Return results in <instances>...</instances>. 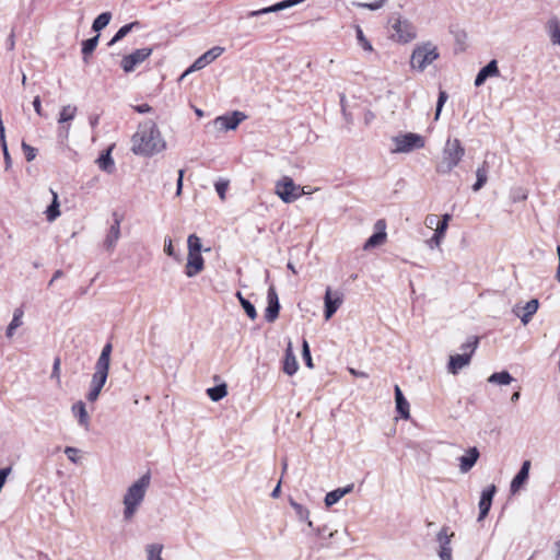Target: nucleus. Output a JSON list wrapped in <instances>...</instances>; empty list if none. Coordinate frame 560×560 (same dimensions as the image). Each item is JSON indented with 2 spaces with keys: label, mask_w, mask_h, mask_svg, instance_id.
<instances>
[{
  "label": "nucleus",
  "mask_w": 560,
  "mask_h": 560,
  "mask_svg": "<svg viewBox=\"0 0 560 560\" xmlns=\"http://www.w3.org/2000/svg\"><path fill=\"white\" fill-rule=\"evenodd\" d=\"M165 149L158 126L152 120L139 125L137 132L132 136V152L138 155L151 156Z\"/></svg>",
  "instance_id": "f257e3e1"
},
{
  "label": "nucleus",
  "mask_w": 560,
  "mask_h": 560,
  "mask_svg": "<svg viewBox=\"0 0 560 560\" xmlns=\"http://www.w3.org/2000/svg\"><path fill=\"white\" fill-rule=\"evenodd\" d=\"M150 474L147 472L135 481L124 495V520L130 521L137 513L139 506L144 500L147 490L150 486Z\"/></svg>",
  "instance_id": "f03ea898"
},
{
  "label": "nucleus",
  "mask_w": 560,
  "mask_h": 560,
  "mask_svg": "<svg viewBox=\"0 0 560 560\" xmlns=\"http://www.w3.org/2000/svg\"><path fill=\"white\" fill-rule=\"evenodd\" d=\"M465 152V148L458 139H447L442 150L441 160L435 166L436 173L442 175L450 174L459 165Z\"/></svg>",
  "instance_id": "7ed1b4c3"
},
{
  "label": "nucleus",
  "mask_w": 560,
  "mask_h": 560,
  "mask_svg": "<svg viewBox=\"0 0 560 560\" xmlns=\"http://www.w3.org/2000/svg\"><path fill=\"white\" fill-rule=\"evenodd\" d=\"M438 48L431 42L417 46L411 55L410 65L413 69L423 71L429 65L439 58Z\"/></svg>",
  "instance_id": "20e7f679"
},
{
  "label": "nucleus",
  "mask_w": 560,
  "mask_h": 560,
  "mask_svg": "<svg viewBox=\"0 0 560 560\" xmlns=\"http://www.w3.org/2000/svg\"><path fill=\"white\" fill-rule=\"evenodd\" d=\"M276 194L283 202L290 203L302 196L303 188L295 185L291 177L284 176L281 180L277 182Z\"/></svg>",
  "instance_id": "39448f33"
},
{
  "label": "nucleus",
  "mask_w": 560,
  "mask_h": 560,
  "mask_svg": "<svg viewBox=\"0 0 560 560\" xmlns=\"http://www.w3.org/2000/svg\"><path fill=\"white\" fill-rule=\"evenodd\" d=\"M395 150L398 153H408L415 149H422L425 144L424 138L418 133L407 132L394 138Z\"/></svg>",
  "instance_id": "423d86ee"
},
{
  "label": "nucleus",
  "mask_w": 560,
  "mask_h": 560,
  "mask_svg": "<svg viewBox=\"0 0 560 560\" xmlns=\"http://www.w3.org/2000/svg\"><path fill=\"white\" fill-rule=\"evenodd\" d=\"M392 28L394 31L392 37L398 43L405 44L416 38V28L408 20L396 19Z\"/></svg>",
  "instance_id": "0eeeda50"
},
{
  "label": "nucleus",
  "mask_w": 560,
  "mask_h": 560,
  "mask_svg": "<svg viewBox=\"0 0 560 560\" xmlns=\"http://www.w3.org/2000/svg\"><path fill=\"white\" fill-rule=\"evenodd\" d=\"M246 119V115L242 112L234 110L231 114L218 116L213 120V126L219 131L234 130Z\"/></svg>",
  "instance_id": "6e6552de"
},
{
  "label": "nucleus",
  "mask_w": 560,
  "mask_h": 560,
  "mask_svg": "<svg viewBox=\"0 0 560 560\" xmlns=\"http://www.w3.org/2000/svg\"><path fill=\"white\" fill-rule=\"evenodd\" d=\"M108 372L109 371L94 368V373L92 375V380H91V384H90V390L86 394V399L90 402H94L97 400V398L102 392V388L104 387V385L107 381Z\"/></svg>",
  "instance_id": "1a4fd4ad"
},
{
  "label": "nucleus",
  "mask_w": 560,
  "mask_h": 560,
  "mask_svg": "<svg viewBox=\"0 0 560 560\" xmlns=\"http://www.w3.org/2000/svg\"><path fill=\"white\" fill-rule=\"evenodd\" d=\"M152 54V48H139L132 51L131 54L125 56L121 59V68L125 72L129 73L135 70V68L142 63L145 59H148Z\"/></svg>",
  "instance_id": "9d476101"
},
{
  "label": "nucleus",
  "mask_w": 560,
  "mask_h": 560,
  "mask_svg": "<svg viewBox=\"0 0 560 560\" xmlns=\"http://www.w3.org/2000/svg\"><path fill=\"white\" fill-rule=\"evenodd\" d=\"M454 536V533L448 534L447 527H442L441 530L436 535V541L439 542L438 555L441 560H453L452 557V547H451V538Z\"/></svg>",
  "instance_id": "9b49d317"
},
{
  "label": "nucleus",
  "mask_w": 560,
  "mask_h": 560,
  "mask_svg": "<svg viewBox=\"0 0 560 560\" xmlns=\"http://www.w3.org/2000/svg\"><path fill=\"white\" fill-rule=\"evenodd\" d=\"M267 303L268 305L265 310V319L268 323H273L278 318L280 312L279 298L273 285H270L268 289Z\"/></svg>",
  "instance_id": "f8f14e48"
},
{
  "label": "nucleus",
  "mask_w": 560,
  "mask_h": 560,
  "mask_svg": "<svg viewBox=\"0 0 560 560\" xmlns=\"http://www.w3.org/2000/svg\"><path fill=\"white\" fill-rule=\"evenodd\" d=\"M223 47H212L211 49L202 54L199 58H197L195 62L190 66V68L185 72V74L205 68L207 65L211 63L217 58H219L223 54Z\"/></svg>",
  "instance_id": "ddd939ff"
},
{
  "label": "nucleus",
  "mask_w": 560,
  "mask_h": 560,
  "mask_svg": "<svg viewBox=\"0 0 560 560\" xmlns=\"http://www.w3.org/2000/svg\"><path fill=\"white\" fill-rule=\"evenodd\" d=\"M325 319L328 320L342 304V295L339 292H332L330 288L326 289L325 298Z\"/></svg>",
  "instance_id": "4468645a"
},
{
  "label": "nucleus",
  "mask_w": 560,
  "mask_h": 560,
  "mask_svg": "<svg viewBox=\"0 0 560 560\" xmlns=\"http://www.w3.org/2000/svg\"><path fill=\"white\" fill-rule=\"evenodd\" d=\"M304 1L305 0H282L280 2H277V3L272 4V5H270V7H266V8L259 9V10L249 11L247 13V18H257V16H261L264 14L279 12V11H282L284 9H289L291 7L300 4V3L304 2Z\"/></svg>",
  "instance_id": "2eb2a0df"
},
{
  "label": "nucleus",
  "mask_w": 560,
  "mask_h": 560,
  "mask_svg": "<svg viewBox=\"0 0 560 560\" xmlns=\"http://www.w3.org/2000/svg\"><path fill=\"white\" fill-rule=\"evenodd\" d=\"M375 229L376 231L364 243L363 249L369 250L371 248L382 245L386 241L387 234L385 231V220H377L375 223Z\"/></svg>",
  "instance_id": "dca6fc26"
},
{
  "label": "nucleus",
  "mask_w": 560,
  "mask_h": 560,
  "mask_svg": "<svg viewBox=\"0 0 560 560\" xmlns=\"http://www.w3.org/2000/svg\"><path fill=\"white\" fill-rule=\"evenodd\" d=\"M497 492V487L494 485H490L487 488H485L480 495L479 501V516L478 521H482L489 513L493 497Z\"/></svg>",
  "instance_id": "f3484780"
},
{
  "label": "nucleus",
  "mask_w": 560,
  "mask_h": 560,
  "mask_svg": "<svg viewBox=\"0 0 560 560\" xmlns=\"http://www.w3.org/2000/svg\"><path fill=\"white\" fill-rule=\"evenodd\" d=\"M452 219V215L445 213L442 215L441 221L438 223L433 236L427 241L428 246L433 249L435 247H440L443 238L445 237L446 230L448 228V222Z\"/></svg>",
  "instance_id": "a211bd4d"
},
{
  "label": "nucleus",
  "mask_w": 560,
  "mask_h": 560,
  "mask_svg": "<svg viewBox=\"0 0 560 560\" xmlns=\"http://www.w3.org/2000/svg\"><path fill=\"white\" fill-rule=\"evenodd\" d=\"M205 260L200 253H188L185 273L187 277L192 278L202 271Z\"/></svg>",
  "instance_id": "6ab92c4d"
},
{
  "label": "nucleus",
  "mask_w": 560,
  "mask_h": 560,
  "mask_svg": "<svg viewBox=\"0 0 560 560\" xmlns=\"http://www.w3.org/2000/svg\"><path fill=\"white\" fill-rule=\"evenodd\" d=\"M500 71L498 61L495 59L489 61L483 68L479 70L475 78V86H481L488 78L499 77Z\"/></svg>",
  "instance_id": "aec40b11"
},
{
  "label": "nucleus",
  "mask_w": 560,
  "mask_h": 560,
  "mask_svg": "<svg viewBox=\"0 0 560 560\" xmlns=\"http://www.w3.org/2000/svg\"><path fill=\"white\" fill-rule=\"evenodd\" d=\"M120 218L114 213V223L110 225L107 235L104 240L106 249L112 250L120 237Z\"/></svg>",
  "instance_id": "412c9836"
},
{
  "label": "nucleus",
  "mask_w": 560,
  "mask_h": 560,
  "mask_svg": "<svg viewBox=\"0 0 560 560\" xmlns=\"http://www.w3.org/2000/svg\"><path fill=\"white\" fill-rule=\"evenodd\" d=\"M529 468H530V462L525 460L523 462L521 469L514 476V478L511 481L510 490L514 494L516 493L521 487L526 482L529 475Z\"/></svg>",
  "instance_id": "4be33fe9"
},
{
  "label": "nucleus",
  "mask_w": 560,
  "mask_h": 560,
  "mask_svg": "<svg viewBox=\"0 0 560 560\" xmlns=\"http://www.w3.org/2000/svg\"><path fill=\"white\" fill-rule=\"evenodd\" d=\"M479 451L477 447H470L467 453L459 457V469L463 474L468 472L477 463Z\"/></svg>",
  "instance_id": "5701e85b"
},
{
  "label": "nucleus",
  "mask_w": 560,
  "mask_h": 560,
  "mask_svg": "<svg viewBox=\"0 0 560 560\" xmlns=\"http://www.w3.org/2000/svg\"><path fill=\"white\" fill-rule=\"evenodd\" d=\"M71 412L78 419V423L85 430L90 427V416L86 411L85 404L82 400L74 402L71 407Z\"/></svg>",
  "instance_id": "b1692460"
},
{
  "label": "nucleus",
  "mask_w": 560,
  "mask_h": 560,
  "mask_svg": "<svg viewBox=\"0 0 560 560\" xmlns=\"http://www.w3.org/2000/svg\"><path fill=\"white\" fill-rule=\"evenodd\" d=\"M471 353L455 354L450 357L447 370L452 374H457L459 370L469 364Z\"/></svg>",
  "instance_id": "393cba45"
},
{
  "label": "nucleus",
  "mask_w": 560,
  "mask_h": 560,
  "mask_svg": "<svg viewBox=\"0 0 560 560\" xmlns=\"http://www.w3.org/2000/svg\"><path fill=\"white\" fill-rule=\"evenodd\" d=\"M299 369L296 357L293 353L292 342H288L283 360V372L290 376L296 373Z\"/></svg>",
  "instance_id": "a878e982"
},
{
  "label": "nucleus",
  "mask_w": 560,
  "mask_h": 560,
  "mask_svg": "<svg viewBox=\"0 0 560 560\" xmlns=\"http://www.w3.org/2000/svg\"><path fill=\"white\" fill-rule=\"evenodd\" d=\"M490 166L487 161H483V163L477 168L476 171V183L472 185L474 191H479L487 183L488 180V174H489Z\"/></svg>",
  "instance_id": "bb28decb"
},
{
  "label": "nucleus",
  "mask_w": 560,
  "mask_h": 560,
  "mask_svg": "<svg viewBox=\"0 0 560 560\" xmlns=\"http://www.w3.org/2000/svg\"><path fill=\"white\" fill-rule=\"evenodd\" d=\"M112 350H113L112 343H109V342L106 343L103 347L94 368L109 371Z\"/></svg>",
  "instance_id": "cd10ccee"
},
{
  "label": "nucleus",
  "mask_w": 560,
  "mask_h": 560,
  "mask_svg": "<svg viewBox=\"0 0 560 560\" xmlns=\"http://www.w3.org/2000/svg\"><path fill=\"white\" fill-rule=\"evenodd\" d=\"M97 164H98V167L108 173V174H112L114 173L115 171V163H114V160L110 155V149L106 150L105 152H103L100 158L97 159Z\"/></svg>",
  "instance_id": "c85d7f7f"
},
{
  "label": "nucleus",
  "mask_w": 560,
  "mask_h": 560,
  "mask_svg": "<svg viewBox=\"0 0 560 560\" xmlns=\"http://www.w3.org/2000/svg\"><path fill=\"white\" fill-rule=\"evenodd\" d=\"M24 312L21 307H18L13 312V317L9 326L7 327L5 336L8 338H11L14 335V331L16 328H19L22 325V318H23Z\"/></svg>",
  "instance_id": "c756f323"
},
{
  "label": "nucleus",
  "mask_w": 560,
  "mask_h": 560,
  "mask_svg": "<svg viewBox=\"0 0 560 560\" xmlns=\"http://www.w3.org/2000/svg\"><path fill=\"white\" fill-rule=\"evenodd\" d=\"M140 23L138 21L125 24L121 26L113 38L109 40L108 46H113L117 42L121 40L125 36H127L135 27H139Z\"/></svg>",
  "instance_id": "7c9ffc66"
},
{
  "label": "nucleus",
  "mask_w": 560,
  "mask_h": 560,
  "mask_svg": "<svg viewBox=\"0 0 560 560\" xmlns=\"http://www.w3.org/2000/svg\"><path fill=\"white\" fill-rule=\"evenodd\" d=\"M539 306V302L537 299H532L524 306V314L520 316L522 323L526 325L533 317V315L537 312Z\"/></svg>",
  "instance_id": "2f4dec72"
},
{
  "label": "nucleus",
  "mask_w": 560,
  "mask_h": 560,
  "mask_svg": "<svg viewBox=\"0 0 560 560\" xmlns=\"http://www.w3.org/2000/svg\"><path fill=\"white\" fill-rule=\"evenodd\" d=\"M514 381L513 376L508 371L495 372L488 378L489 383L498 385H509Z\"/></svg>",
  "instance_id": "473e14b6"
},
{
  "label": "nucleus",
  "mask_w": 560,
  "mask_h": 560,
  "mask_svg": "<svg viewBox=\"0 0 560 560\" xmlns=\"http://www.w3.org/2000/svg\"><path fill=\"white\" fill-rule=\"evenodd\" d=\"M290 505L295 511L296 516L301 521L307 522L308 527H313V522L310 521V511L302 504L298 503L293 499H290Z\"/></svg>",
  "instance_id": "72a5a7b5"
},
{
  "label": "nucleus",
  "mask_w": 560,
  "mask_h": 560,
  "mask_svg": "<svg viewBox=\"0 0 560 560\" xmlns=\"http://www.w3.org/2000/svg\"><path fill=\"white\" fill-rule=\"evenodd\" d=\"M100 35H95L82 42V55L84 62H88V57L95 50L98 44Z\"/></svg>",
  "instance_id": "f704fd0d"
},
{
  "label": "nucleus",
  "mask_w": 560,
  "mask_h": 560,
  "mask_svg": "<svg viewBox=\"0 0 560 560\" xmlns=\"http://www.w3.org/2000/svg\"><path fill=\"white\" fill-rule=\"evenodd\" d=\"M207 394L212 401H219L228 395L226 384H220L207 389Z\"/></svg>",
  "instance_id": "c9c22d12"
},
{
  "label": "nucleus",
  "mask_w": 560,
  "mask_h": 560,
  "mask_svg": "<svg viewBox=\"0 0 560 560\" xmlns=\"http://www.w3.org/2000/svg\"><path fill=\"white\" fill-rule=\"evenodd\" d=\"M112 20V13L110 12H103L101 13L92 24V30L94 32H100L103 28H105Z\"/></svg>",
  "instance_id": "e433bc0d"
},
{
  "label": "nucleus",
  "mask_w": 560,
  "mask_h": 560,
  "mask_svg": "<svg viewBox=\"0 0 560 560\" xmlns=\"http://www.w3.org/2000/svg\"><path fill=\"white\" fill-rule=\"evenodd\" d=\"M548 28L550 32L551 42L560 45V22L557 18H552L548 21Z\"/></svg>",
  "instance_id": "4c0bfd02"
},
{
  "label": "nucleus",
  "mask_w": 560,
  "mask_h": 560,
  "mask_svg": "<svg viewBox=\"0 0 560 560\" xmlns=\"http://www.w3.org/2000/svg\"><path fill=\"white\" fill-rule=\"evenodd\" d=\"M163 545L150 544L147 546V560H163L162 558Z\"/></svg>",
  "instance_id": "58836bf2"
},
{
  "label": "nucleus",
  "mask_w": 560,
  "mask_h": 560,
  "mask_svg": "<svg viewBox=\"0 0 560 560\" xmlns=\"http://www.w3.org/2000/svg\"><path fill=\"white\" fill-rule=\"evenodd\" d=\"M52 202L46 210V217L49 222L55 221L60 215L58 196L56 192H52Z\"/></svg>",
  "instance_id": "ea45409f"
},
{
  "label": "nucleus",
  "mask_w": 560,
  "mask_h": 560,
  "mask_svg": "<svg viewBox=\"0 0 560 560\" xmlns=\"http://www.w3.org/2000/svg\"><path fill=\"white\" fill-rule=\"evenodd\" d=\"M75 114H77L75 106L66 105L60 110L58 122H60V124L68 122L74 118Z\"/></svg>",
  "instance_id": "a19ab883"
},
{
  "label": "nucleus",
  "mask_w": 560,
  "mask_h": 560,
  "mask_svg": "<svg viewBox=\"0 0 560 560\" xmlns=\"http://www.w3.org/2000/svg\"><path fill=\"white\" fill-rule=\"evenodd\" d=\"M355 37L358 40V44L365 50L371 52L373 50L372 44L369 42V39L365 37L362 28L357 25L355 26Z\"/></svg>",
  "instance_id": "79ce46f5"
},
{
  "label": "nucleus",
  "mask_w": 560,
  "mask_h": 560,
  "mask_svg": "<svg viewBox=\"0 0 560 560\" xmlns=\"http://www.w3.org/2000/svg\"><path fill=\"white\" fill-rule=\"evenodd\" d=\"M187 244H188V253H200L201 241L196 234H191L188 236Z\"/></svg>",
  "instance_id": "37998d69"
},
{
  "label": "nucleus",
  "mask_w": 560,
  "mask_h": 560,
  "mask_svg": "<svg viewBox=\"0 0 560 560\" xmlns=\"http://www.w3.org/2000/svg\"><path fill=\"white\" fill-rule=\"evenodd\" d=\"M396 410L400 415L401 418L409 419L410 411H409V402L407 401V399H402V400L400 399V400L396 401Z\"/></svg>",
  "instance_id": "c03bdc74"
},
{
  "label": "nucleus",
  "mask_w": 560,
  "mask_h": 560,
  "mask_svg": "<svg viewBox=\"0 0 560 560\" xmlns=\"http://www.w3.org/2000/svg\"><path fill=\"white\" fill-rule=\"evenodd\" d=\"M447 98H448L447 93L445 91L441 90L439 92V97H438V102H436L434 120H438L440 118L442 108H443L445 102L447 101Z\"/></svg>",
  "instance_id": "a18cd8bd"
},
{
  "label": "nucleus",
  "mask_w": 560,
  "mask_h": 560,
  "mask_svg": "<svg viewBox=\"0 0 560 560\" xmlns=\"http://www.w3.org/2000/svg\"><path fill=\"white\" fill-rule=\"evenodd\" d=\"M386 0H377L375 2H353V5L358 8L369 9L371 11H375L381 9Z\"/></svg>",
  "instance_id": "49530a36"
},
{
  "label": "nucleus",
  "mask_w": 560,
  "mask_h": 560,
  "mask_svg": "<svg viewBox=\"0 0 560 560\" xmlns=\"http://www.w3.org/2000/svg\"><path fill=\"white\" fill-rule=\"evenodd\" d=\"M22 150L27 162L33 161L37 155V149L26 142H22Z\"/></svg>",
  "instance_id": "de8ad7c7"
},
{
  "label": "nucleus",
  "mask_w": 560,
  "mask_h": 560,
  "mask_svg": "<svg viewBox=\"0 0 560 560\" xmlns=\"http://www.w3.org/2000/svg\"><path fill=\"white\" fill-rule=\"evenodd\" d=\"M241 305L250 319H255L257 317L256 308L250 301L247 299H242Z\"/></svg>",
  "instance_id": "09e8293b"
},
{
  "label": "nucleus",
  "mask_w": 560,
  "mask_h": 560,
  "mask_svg": "<svg viewBox=\"0 0 560 560\" xmlns=\"http://www.w3.org/2000/svg\"><path fill=\"white\" fill-rule=\"evenodd\" d=\"M215 191L218 192L221 200H225V194L229 188V180L219 179L214 184Z\"/></svg>",
  "instance_id": "8fccbe9b"
},
{
  "label": "nucleus",
  "mask_w": 560,
  "mask_h": 560,
  "mask_svg": "<svg viewBox=\"0 0 560 560\" xmlns=\"http://www.w3.org/2000/svg\"><path fill=\"white\" fill-rule=\"evenodd\" d=\"M341 499L340 492L338 489H335L330 492H328L325 497V504L326 506H331L336 504Z\"/></svg>",
  "instance_id": "3c124183"
},
{
  "label": "nucleus",
  "mask_w": 560,
  "mask_h": 560,
  "mask_svg": "<svg viewBox=\"0 0 560 560\" xmlns=\"http://www.w3.org/2000/svg\"><path fill=\"white\" fill-rule=\"evenodd\" d=\"M302 357L305 361V364L308 368H313V361H312V357H311L310 346L305 339H303V343H302Z\"/></svg>",
  "instance_id": "603ef678"
},
{
  "label": "nucleus",
  "mask_w": 560,
  "mask_h": 560,
  "mask_svg": "<svg viewBox=\"0 0 560 560\" xmlns=\"http://www.w3.org/2000/svg\"><path fill=\"white\" fill-rule=\"evenodd\" d=\"M477 346H478V338L471 337L467 340V342H465L462 346V350L465 351L464 353H471V355H472L475 350L477 349Z\"/></svg>",
  "instance_id": "864d4df0"
},
{
  "label": "nucleus",
  "mask_w": 560,
  "mask_h": 560,
  "mask_svg": "<svg viewBox=\"0 0 560 560\" xmlns=\"http://www.w3.org/2000/svg\"><path fill=\"white\" fill-rule=\"evenodd\" d=\"M164 252L170 257L178 259V255L175 253V249H174V246H173V242H172V240L170 237L165 238V241H164Z\"/></svg>",
  "instance_id": "5fc2aeb1"
},
{
  "label": "nucleus",
  "mask_w": 560,
  "mask_h": 560,
  "mask_svg": "<svg viewBox=\"0 0 560 560\" xmlns=\"http://www.w3.org/2000/svg\"><path fill=\"white\" fill-rule=\"evenodd\" d=\"M60 364H61L60 358H58V357L55 358L52 371H51V375H50L51 378H56L58 384L60 383Z\"/></svg>",
  "instance_id": "6e6d98bb"
},
{
  "label": "nucleus",
  "mask_w": 560,
  "mask_h": 560,
  "mask_svg": "<svg viewBox=\"0 0 560 560\" xmlns=\"http://www.w3.org/2000/svg\"><path fill=\"white\" fill-rule=\"evenodd\" d=\"M77 453H78V450H77L75 447L67 446V447L65 448V454L68 456V458H69L72 463H77V462H78Z\"/></svg>",
  "instance_id": "4d7b16f0"
},
{
  "label": "nucleus",
  "mask_w": 560,
  "mask_h": 560,
  "mask_svg": "<svg viewBox=\"0 0 560 560\" xmlns=\"http://www.w3.org/2000/svg\"><path fill=\"white\" fill-rule=\"evenodd\" d=\"M317 532V535L323 538V539H327V538H331L334 536V532L331 530H328V528L326 526L322 527V528H317L316 529Z\"/></svg>",
  "instance_id": "13d9d810"
},
{
  "label": "nucleus",
  "mask_w": 560,
  "mask_h": 560,
  "mask_svg": "<svg viewBox=\"0 0 560 560\" xmlns=\"http://www.w3.org/2000/svg\"><path fill=\"white\" fill-rule=\"evenodd\" d=\"M441 220L438 219V217L435 214H429L427 218H425V225L430 229L433 228V225H438V223L440 222Z\"/></svg>",
  "instance_id": "bf43d9fd"
},
{
  "label": "nucleus",
  "mask_w": 560,
  "mask_h": 560,
  "mask_svg": "<svg viewBox=\"0 0 560 560\" xmlns=\"http://www.w3.org/2000/svg\"><path fill=\"white\" fill-rule=\"evenodd\" d=\"M133 109L139 114H147L152 110V107L149 104H141L133 106Z\"/></svg>",
  "instance_id": "052dcab7"
},
{
  "label": "nucleus",
  "mask_w": 560,
  "mask_h": 560,
  "mask_svg": "<svg viewBox=\"0 0 560 560\" xmlns=\"http://www.w3.org/2000/svg\"><path fill=\"white\" fill-rule=\"evenodd\" d=\"M7 48L9 50H13L14 47H15V35H14V31H11L10 35L8 36L7 38Z\"/></svg>",
  "instance_id": "680f3d73"
},
{
  "label": "nucleus",
  "mask_w": 560,
  "mask_h": 560,
  "mask_svg": "<svg viewBox=\"0 0 560 560\" xmlns=\"http://www.w3.org/2000/svg\"><path fill=\"white\" fill-rule=\"evenodd\" d=\"M183 177H184V171H183V170H180V171L178 172V179H177V184H176V186H177V188H176V195H180V192H182V188H183Z\"/></svg>",
  "instance_id": "e2e57ef3"
},
{
  "label": "nucleus",
  "mask_w": 560,
  "mask_h": 560,
  "mask_svg": "<svg viewBox=\"0 0 560 560\" xmlns=\"http://www.w3.org/2000/svg\"><path fill=\"white\" fill-rule=\"evenodd\" d=\"M354 488V485L353 483H350V485H347L346 487L343 488H338L339 492H340V495L341 498H343L346 494L352 492Z\"/></svg>",
  "instance_id": "0e129e2a"
},
{
  "label": "nucleus",
  "mask_w": 560,
  "mask_h": 560,
  "mask_svg": "<svg viewBox=\"0 0 560 560\" xmlns=\"http://www.w3.org/2000/svg\"><path fill=\"white\" fill-rule=\"evenodd\" d=\"M33 107L38 115H42V103L39 96H36L33 101Z\"/></svg>",
  "instance_id": "69168bd1"
},
{
  "label": "nucleus",
  "mask_w": 560,
  "mask_h": 560,
  "mask_svg": "<svg viewBox=\"0 0 560 560\" xmlns=\"http://www.w3.org/2000/svg\"><path fill=\"white\" fill-rule=\"evenodd\" d=\"M402 400V399H406L401 389L399 388L398 385L395 386V400L398 401V400Z\"/></svg>",
  "instance_id": "338daca9"
},
{
  "label": "nucleus",
  "mask_w": 560,
  "mask_h": 560,
  "mask_svg": "<svg viewBox=\"0 0 560 560\" xmlns=\"http://www.w3.org/2000/svg\"><path fill=\"white\" fill-rule=\"evenodd\" d=\"M557 253H558V257H559V266H558V270H557V273H556V279L558 281H560V245L557 247Z\"/></svg>",
  "instance_id": "774afa93"
}]
</instances>
